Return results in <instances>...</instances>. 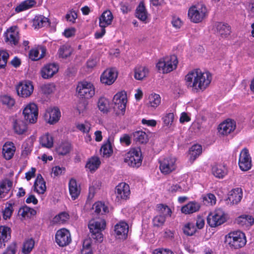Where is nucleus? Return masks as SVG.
<instances>
[{
	"label": "nucleus",
	"mask_w": 254,
	"mask_h": 254,
	"mask_svg": "<svg viewBox=\"0 0 254 254\" xmlns=\"http://www.w3.org/2000/svg\"><path fill=\"white\" fill-rule=\"evenodd\" d=\"M212 76L208 71L202 72L196 69L188 73L185 80L188 87L191 88L194 92H199L205 90L210 84Z\"/></svg>",
	"instance_id": "1"
},
{
	"label": "nucleus",
	"mask_w": 254,
	"mask_h": 254,
	"mask_svg": "<svg viewBox=\"0 0 254 254\" xmlns=\"http://www.w3.org/2000/svg\"><path fill=\"white\" fill-rule=\"evenodd\" d=\"M225 243L234 249H238L246 244V237L243 232L238 231L229 233L225 237Z\"/></svg>",
	"instance_id": "2"
},
{
	"label": "nucleus",
	"mask_w": 254,
	"mask_h": 254,
	"mask_svg": "<svg viewBox=\"0 0 254 254\" xmlns=\"http://www.w3.org/2000/svg\"><path fill=\"white\" fill-rule=\"evenodd\" d=\"M207 10L205 5L202 3L192 5L188 10V16L194 23L201 22L207 16Z\"/></svg>",
	"instance_id": "3"
},
{
	"label": "nucleus",
	"mask_w": 254,
	"mask_h": 254,
	"mask_svg": "<svg viewBox=\"0 0 254 254\" xmlns=\"http://www.w3.org/2000/svg\"><path fill=\"white\" fill-rule=\"evenodd\" d=\"M106 222L104 219L91 220L89 221L88 228L91 233V237L98 242H101L103 240V235L102 231L105 229Z\"/></svg>",
	"instance_id": "4"
},
{
	"label": "nucleus",
	"mask_w": 254,
	"mask_h": 254,
	"mask_svg": "<svg viewBox=\"0 0 254 254\" xmlns=\"http://www.w3.org/2000/svg\"><path fill=\"white\" fill-rule=\"evenodd\" d=\"M178 63L177 57L172 55L160 60L156 64V67L160 72L167 73L176 69Z\"/></svg>",
	"instance_id": "5"
},
{
	"label": "nucleus",
	"mask_w": 254,
	"mask_h": 254,
	"mask_svg": "<svg viewBox=\"0 0 254 254\" xmlns=\"http://www.w3.org/2000/svg\"><path fill=\"white\" fill-rule=\"evenodd\" d=\"M124 162L130 167L138 168L142 163V155L140 149L132 148L125 154Z\"/></svg>",
	"instance_id": "6"
},
{
	"label": "nucleus",
	"mask_w": 254,
	"mask_h": 254,
	"mask_svg": "<svg viewBox=\"0 0 254 254\" xmlns=\"http://www.w3.org/2000/svg\"><path fill=\"white\" fill-rule=\"evenodd\" d=\"M76 91L79 97L84 99H89L95 94V88L93 84L86 81L78 83Z\"/></svg>",
	"instance_id": "7"
},
{
	"label": "nucleus",
	"mask_w": 254,
	"mask_h": 254,
	"mask_svg": "<svg viewBox=\"0 0 254 254\" xmlns=\"http://www.w3.org/2000/svg\"><path fill=\"white\" fill-rule=\"evenodd\" d=\"M114 109L118 115H124L127 102L126 92L124 91L117 93L114 97Z\"/></svg>",
	"instance_id": "8"
},
{
	"label": "nucleus",
	"mask_w": 254,
	"mask_h": 254,
	"mask_svg": "<svg viewBox=\"0 0 254 254\" xmlns=\"http://www.w3.org/2000/svg\"><path fill=\"white\" fill-rule=\"evenodd\" d=\"M226 221L224 212L222 209H216L207 217V223L211 227H215L223 224Z\"/></svg>",
	"instance_id": "9"
},
{
	"label": "nucleus",
	"mask_w": 254,
	"mask_h": 254,
	"mask_svg": "<svg viewBox=\"0 0 254 254\" xmlns=\"http://www.w3.org/2000/svg\"><path fill=\"white\" fill-rule=\"evenodd\" d=\"M24 119L29 123H35L37 120L38 111L37 105L34 103L27 104L23 110Z\"/></svg>",
	"instance_id": "10"
},
{
	"label": "nucleus",
	"mask_w": 254,
	"mask_h": 254,
	"mask_svg": "<svg viewBox=\"0 0 254 254\" xmlns=\"http://www.w3.org/2000/svg\"><path fill=\"white\" fill-rule=\"evenodd\" d=\"M34 87L29 81L20 82L16 86L18 95L22 98L29 97L33 92Z\"/></svg>",
	"instance_id": "11"
},
{
	"label": "nucleus",
	"mask_w": 254,
	"mask_h": 254,
	"mask_svg": "<svg viewBox=\"0 0 254 254\" xmlns=\"http://www.w3.org/2000/svg\"><path fill=\"white\" fill-rule=\"evenodd\" d=\"M240 168L244 171L250 170L252 167L251 158L247 149H243L240 154L239 160Z\"/></svg>",
	"instance_id": "12"
},
{
	"label": "nucleus",
	"mask_w": 254,
	"mask_h": 254,
	"mask_svg": "<svg viewBox=\"0 0 254 254\" xmlns=\"http://www.w3.org/2000/svg\"><path fill=\"white\" fill-rule=\"evenodd\" d=\"M176 159L172 157L164 158L160 161V170L165 174L172 172L176 169Z\"/></svg>",
	"instance_id": "13"
},
{
	"label": "nucleus",
	"mask_w": 254,
	"mask_h": 254,
	"mask_svg": "<svg viewBox=\"0 0 254 254\" xmlns=\"http://www.w3.org/2000/svg\"><path fill=\"white\" fill-rule=\"evenodd\" d=\"M117 76L118 73L115 68H108L102 74L100 80L102 83L110 85L115 81Z\"/></svg>",
	"instance_id": "14"
},
{
	"label": "nucleus",
	"mask_w": 254,
	"mask_h": 254,
	"mask_svg": "<svg viewBox=\"0 0 254 254\" xmlns=\"http://www.w3.org/2000/svg\"><path fill=\"white\" fill-rule=\"evenodd\" d=\"M61 117V112L59 109L48 108L45 114L44 118L45 121L51 125L57 123Z\"/></svg>",
	"instance_id": "15"
},
{
	"label": "nucleus",
	"mask_w": 254,
	"mask_h": 254,
	"mask_svg": "<svg viewBox=\"0 0 254 254\" xmlns=\"http://www.w3.org/2000/svg\"><path fill=\"white\" fill-rule=\"evenodd\" d=\"M59 70V65L55 64H49L45 65L41 69L42 77L44 79H49L53 76Z\"/></svg>",
	"instance_id": "16"
},
{
	"label": "nucleus",
	"mask_w": 254,
	"mask_h": 254,
	"mask_svg": "<svg viewBox=\"0 0 254 254\" xmlns=\"http://www.w3.org/2000/svg\"><path fill=\"white\" fill-rule=\"evenodd\" d=\"M243 197V192L241 188H235L231 190L227 199V203L230 205L237 204L240 202Z\"/></svg>",
	"instance_id": "17"
},
{
	"label": "nucleus",
	"mask_w": 254,
	"mask_h": 254,
	"mask_svg": "<svg viewBox=\"0 0 254 254\" xmlns=\"http://www.w3.org/2000/svg\"><path fill=\"white\" fill-rule=\"evenodd\" d=\"M235 128L236 124L235 122L231 120H227L219 125L218 129L220 134L227 135L233 131Z\"/></svg>",
	"instance_id": "18"
},
{
	"label": "nucleus",
	"mask_w": 254,
	"mask_h": 254,
	"mask_svg": "<svg viewBox=\"0 0 254 254\" xmlns=\"http://www.w3.org/2000/svg\"><path fill=\"white\" fill-rule=\"evenodd\" d=\"M115 193L119 200L127 199L130 194L129 187L125 183H121L116 187Z\"/></svg>",
	"instance_id": "19"
},
{
	"label": "nucleus",
	"mask_w": 254,
	"mask_h": 254,
	"mask_svg": "<svg viewBox=\"0 0 254 254\" xmlns=\"http://www.w3.org/2000/svg\"><path fill=\"white\" fill-rule=\"evenodd\" d=\"M128 232V226L125 222H121L115 226V232L118 239H126Z\"/></svg>",
	"instance_id": "20"
},
{
	"label": "nucleus",
	"mask_w": 254,
	"mask_h": 254,
	"mask_svg": "<svg viewBox=\"0 0 254 254\" xmlns=\"http://www.w3.org/2000/svg\"><path fill=\"white\" fill-rule=\"evenodd\" d=\"M113 16L110 10L105 11L99 17V26L102 28L101 32H105V28L111 24Z\"/></svg>",
	"instance_id": "21"
},
{
	"label": "nucleus",
	"mask_w": 254,
	"mask_h": 254,
	"mask_svg": "<svg viewBox=\"0 0 254 254\" xmlns=\"http://www.w3.org/2000/svg\"><path fill=\"white\" fill-rule=\"evenodd\" d=\"M235 222L241 227L249 228L253 225L254 219L249 215H242L236 219Z\"/></svg>",
	"instance_id": "22"
},
{
	"label": "nucleus",
	"mask_w": 254,
	"mask_h": 254,
	"mask_svg": "<svg viewBox=\"0 0 254 254\" xmlns=\"http://www.w3.org/2000/svg\"><path fill=\"white\" fill-rule=\"evenodd\" d=\"M49 24V19L42 15L35 16L32 20V26L35 30H38L42 27H47Z\"/></svg>",
	"instance_id": "23"
},
{
	"label": "nucleus",
	"mask_w": 254,
	"mask_h": 254,
	"mask_svg": "<svg viewBox=\"0 0 254 254\" xmlns=\"http://www.w3.org/2000/svg\"><path fill=\"white\" fill-rule=\"evenodd\" d=\"M15 152V147L13 142L8 141L5 142L2 147V154L6 160H9L13 156Z\"/></svg>",
	"instance_id": "24"
},
{
	"label": "nucleus",
	"mask_w": 254,
	"mask_h": 254,
	"mask_svg": "<svg viewBox=\"0 0 254 254\" xmlns=\"http://www.w3.org/2000/svg\"><path fill=\"white\" fill-rule=\"evenodd\" d=\"M12 182L9 180H5L0 183V200L8 197V194L11 190Z\"/></svg>",
	"instance_id": "25"
},
{
	"label": "nucleus",
	"mask_w": 254,
	"mask_h": 254,
	"mask_svg": "<svg viewBox=\"0 0 254 254\" xmlns=\"http://www.w3.org/2000/svg\"><path fill=\"white\" fill-rule=\"evenodd\" d=\"M34 190L39 194H43L46 190V183L42 175L38 174L34 184Z\"/></svg>",
	"instance_id": "26"
},
{
	"label": "nucleus",
	"mask_w": 254,
	"mask_h": 254,
	"mask_svg": "<svg viewBox=\"0 0 254 254\" xmlns=\"http://www.w3.org/2000/svg\"><path fill=\"white\" fill-rule=\"evenodd\" d=\"M200 208L199 203L195 201H190L182 207L181 211L185 214H189L198 211Z\"/></svg>",
	"instance_id": "27"
},
{
	"label": "nucleus",
	"mask_w": 254,
	"mask_h": 254,
	"mask_svg": "<svg viewBox=\"0 0 254 254\" xmlns=\"http://www.w3.org/2000/svg\"><path fill=\"white\" fill-rule=\"evenodd\" d=\"M46 53V49L44 47L35 48L31 49L29 53V58L32 61H38L43 58Z\"/></svg>",
	"instance_id": "28"
},
{
	"label": "nucleus",
	"mask_w": 254,
	"mask_h": 254,
	"mask_svg": "<svg viewBox=\"0 0 254 254\" xmlns=\"http://www.w3.org/2000/svg\"><path fill=\"white\" fill-rule=\"evenodd\" d=\"M10 238V229L5 226L0 227V248L5 246V243Z\"/></svg>",
	"instance_id": "29"
},
{
	"label": "nucleus",
	"mask_w": 254,
	"mask_h": 254,
	"mask_svg": "<svg viewBox=\"0 0 254 254\" xmlns=\"http://www.w3.org/2000/svg\"><path fill=\"white\" fill-rule=\"evenodd\" d=\"M68 188L72 199L75 200L78 197L80 192V188L77 186L75 180L73 179L70 180L68 183Z\"/></svg>",
	"instance_id": "30"
},
{
	"label": "nucleus",
	"mask_w": 254,
	"mask_h": 254,
	"mask_svg": "<svg viewBox=\"0 0 254 254\" xmlns=\"http://www.w3.org/2000/svg\"><path fill=\"white\" fill-rule=\"evenodd\" d=\"M212 172L218 178H223L227 174V169L224 165L216 164L212 168Z\"/></svg>",
	"instance_id": "31"
},
{
	"label": "nucleus",
	"mask_w": 254,
	"mask_h": 254,
	"mask_svg": "<svg viewBox=\"0 0 254 254\" xmlns=\"http://www.w3.org/2000/svg\"><path fill=\"white\" fill-rule=\"evenodd\" d=\"M39 142L42 147L48 149L52 148L54 144L53 138L48 133L43 135L40 137Z\"/></svg>",
	"instance_id": "32"
},
{
	"label": "nucleus",
	"mask_w": 254,
	"mask_h": 254,
	"mask_svg": "<svg viewBox=\"0 0 254 254\" xmlns=\"http://www.w3.org/2000/svg\"><path fill=\"white\" fill-rule=\"evenodd\" d=\"M231 30L229 24L222 22H215L213 23L211 30L215 32L229 31Z\"/></svg>",
	"instance_id": "33"
},
{
	"label": "nucleus",
	"mask_w": 254,
	"mask_h": 254,
	"mask_svg": "<svg viewBox=\"0 0 254 254\" xmlns=\"http://www.w3.org/2000/svg\"><path fill=\"white\" fill-rule=\"evenodd\" d=\"M36 2L34 0H25L22 2L15 8L17 12L28 9L35 6Z\"/></svg>",
	"instance_id": "34"
},
{
	"label": "nucleus",
	"mask_w": 254,
	"mask_h": 254,
	"mask_svg": "<svg viewBox=\"0 0 254 254\" xmlns=\"http://www.w3.org/2000/svg\"><path fill=\"white\" fill-rule=\"evenodd\" d=\"M35 241L32 238H27L23 244L22 252L23 254H29L31 253L35 246Z\"/></svg>",
	"instance_id": "35"
},
{
	"label": "nucleus",
	"mask_w": 254,
	"mask_h": 254,
	"mask_svg": "<svg viewBox=\"0 0 254 254\" xmlns=\"http://www.w3.org/2000/svg\"><path fill=\"white\" fill-rule=\"evenodd\" d=\"M136 16L142 21H145L147 19L148 14L143 2H140L137 7Z\"/></svg>",
	"instance_id": "36"
},
{
	"label": "nucleus",
	"mask_w": 254,
	"mask_h": 254,
	"mask_svg": "<svg viewBox=\"0 0 254 254\" xmlns=\"http://www.w3.org/2000/svg\"><path fill=\"white\" fill-rule=\"evenodd\" d=\"M100 164V159L98 157H92L87 162L86 168L88 169L91 172L95 171L99 168Z\"/></svg>",
	"instance_id": "37"
},
{
	"label": "nucleus",
	"mask_w": 254,
	"mask_h": 254,
	"mask_svg": "<svg viewBox=\"0 0 254 254\" xmlns=\"http://www.w3.org/2000/svg\"><path fill=\"white\" fill-rule=\"evenodd\" d=\"M36 214L35 210L27 206L20 208L18 211V215L23 218H30Z\"/></svg>",
	"instance_id": "38"
},
{
	"label": "nucleus",
	"mask_w": 254,
	"mask_h": 254,
	"mask_svg": "<svg viewBox=\"0 0 254 254\" xmlns=\"http://www.w3.org/2000/svg\"><path fill=\"white\" fill-rule=\"evenodd\" d=\"M15 132L18 134H23L27 130V125L22 120H16L14 124Z\"/></svg>",
	"instance_id": "39"
},
{
	"label": "nucleus",
	"mask_w": 254,
	"mask_h": 254,
	"mask_svg": "<svg viewBox=\"0 0 254 254\" xmlns=\"http://www.w3.org/2000/svg\"><path fill=\"white\" fill-rule=\"evenodd\" d=\"M148 68L144 66H139L134 71V78L137 80H142L148 74Z\"/></svg>",
	"instance_id": "40"
},
{
	"label": "nucleus",
	"mask_w": 254,
	"mask_h": 254,
	"mask_svg": "<svg viewBox=\"0 0 254 254\" xmlns=\"http://www.w3.org/2000/svg\"><path fill=\"white\" fill-rule=\"evenodd\" d=\"M98 107L103 113H108L110 108L109 101L105 97H101L98 102Z\"/></svg>",
	"instance_id": "41"
},
{
	"label": "nucleus",
	"mask_w": 254,
	"mask_h": 254,
	"mask_svg": "<svg viewBox=\"0 0 254 254\" xmlns=\"http://www.w3.org/2000/svg\"><path fill=\"white\" fill-rule=\"evenodd\" d=\"M202 152L201 146L198 144L193 145L190 149V159L194 161Z\"/></svg>",
	"instance_id": "42"
},
{
	"label": "nucleus",
	"mask_w": 254,
	"mask_h": 254,
	"mask_svg": "<svg viewBox=\"0 0 254 254\" xmlns=\"http://www.w3.org/2000/svg\"><path fill=\"white\" fill-rule=\"evenodd\" d=\"M92 208L97 214H105L109 212L108 208L104 203L101 202H97L94 204Z\"/></svg>",
	"instance_id": "43"
},
{
	"label": "nucleus",
	"mask_w": 254,
	"mask_h": 254,
	"mask_svg": "<svg viewBox=\"0 0 254 254\" xmlns=\"http://www.w3.org/2000/svg\"><path fill=\"white\" fill-rule=\"evenodd\" d=\"M134 140L141 143H146L148 140V136L146 133L141 130L135 131L133 133Z\"/></svg>",
	"instance_id": "44"
},
{
	"label": "nucleus",
	"mask_w": 254,
	"mask_h": 254,
	"mask_svg": "<svg viewBox=\"0 0 254 254\" xmlns=\"http://www.w3.org/2000/svg\"><path fill=\"white\" fill-rule=\"evenodd\" d=\"M148 100V106L153 108L157 107L161 103V98L159 95L157 94H151L150 95Z\"/></svg>",
	"instance_id": "45"
},
{
	"label": "nucleus",
	"mask_w": 254,
	"mask_h": 254,
	"mask_svg": "<svg viewBox=\"0 0 254 254\" xmlns=\"http://www.w3.org/2000/svg\"><path fill=\"white\" fill-rule=\"evenodd\" d=\"M157 210L159 215H162L166 218L167 216H171L172 211L167 205L160 204L157 205Z\"/></svg>",
	"instance_id": "46"
},
{
	"label": "nucleus",
	"mask_w": 254,
	"mask_h": 254,
	"mask_svg": "<svg viewBox=\"0 0 254 254\" xmlns=\"http://www.w3.org/2000/svg\"><path fill=\"white\" fill-rule=\"evenodd\" d=\"M9 33H4L5 41L9 42L11 44L16 45L19 40L18 33H10V34H8Z\"/></svg>",
	"instance_id": "47"
},
{
	"label": "nucleus",
	"mask_w": 254,
	"mask_h": 254,
	"mask_svg": "<svg viewBox=\"0 0 254 254\" xmlns=\"http://www.w3.org/2000/svg\"><path fill=\"white\" fill-rule=\"evenodd\" d=\"M196 231V227L192 223L189 222L185 224L183 227V232L188 236L193 235Z\"/></svg>",
	"instance_id": "48"
},
{
	"label": "nucleus",
	"mask_w": 254,
	"mask_h": 254,
	"mask_svg": "<svg viewBox=\"0 0 254 254\" xmlns=\"http://www.w3.org/2000/svg\"><path fill=\"white\" fill-rule=\"evenodd\" d=\"M100 151L104 156H110L113 152L111 143L108 141L107 143L103 144L101 148Z\"/></svg>",
	"instance_id": "49"
},
{
	"label": "nucleus",
	"mask_w": 254,
	"mask_h": 254,
	"mask_svg": "<svg viewBox=\"0 0 254 254\" xmlns=\"http://www.w3.org/2000/svg\"><path fill=\"white\" fill-rule=\"evenodd\" d=\"M0 101L2 104L10 108L15 104L14 99L10 96L4 95L0 96Z\"/></svg>",
	"instance_id": "50"
},
{
	"label": "nucleus",
	"mask_w": 254,
	"mask_h": 254,
	"mask_svg": "<svg viewBox=\"0 0 254 254\" xmlns=\"http://www.w3.org/2000/svg\"><path fill=\"white\" fill-rule=\"evenodd\" d=\"M174 115L172 113H169L164 115L162 118L164 126L167 127H170L174 121Z\"/></svg>",
	"instance_id": "51"
},
{
	"label": "nucleus",
	"mask_w": 254,
	"mask_h": 254,
	"mask_svg": "<svg viewBox=\"0 0 254 254\" xmlns=\"http://www.w3.org/2000/svg\"><path fill=\"white\" fill-rule=\"evenodd\" d=\"M9 58L8 53L3 50L0 51V68H4Z\"/></svg>",
	"instance_id": "52"
},
{
	"label": "nucleus",
	"mask_w": 254,
	"mask_h": 254,
	"mask_svg": "<svg viewBox=\"0 0 254 254\" xmlns=\"http://www.w3.org/2000/svg\"><path fill=\"white\" fill-rule=\"evenodd\" d=\"M56 243L60 247H64V228L59 230L55 235Z\"/></svg>",
	"instance_id": "53"
},
{
	"label": "nucleus",
	"mask_w": 254,
	"mask_h": 254,
	"mask_svg": "<svg viewBox=\"0 0 254 254\" xmlns=\"http://www.w3.org/2000/svg\"><path fill=\"white\" fill-rule=\"evenodd\" d=\"M165 216L162 215H158L154 217L153 223L154 226L160 227L164 225L166 221Z\"/></svg>",
	"instance_id": "54"
},
{
	"label": "nucleus",
	"mask_w": 254,
	"mask_h": 254,
	"mask_svg": "<svg viewBox=\"0 0 254 254\" xmlns=\"http://www.w3.org/2000/svg\"><path fill=\"white\" fill-rule=\"evenodd\" d=\"M87 101L86 100H81L79 101L77 105V112L79 115L83 114L87 109Z\"/></svg>",
	"instance_id": "55"
},
{
	"label": "nucleus",
	"mask_w": 254,
	"mask_h": 254,
	"mask_svg": "<svg viewBox=\"0 0 254 254\" xmlns=\"http://www.w3.org/2000/svg\"><path fill=\"white\" fill-rule=\"evenodd\" d=\"M13 206L12 204H8L3 211V218L6 220L10 218L13 212Z\"/></svg>",
	"instance_id": "56"
},
{
	"label": "nucleus",
	"mask_w": 254,
	"mask_h": 254,
	"mask_svg": "<svg viewBox=\"0 0 254 254\" xmlns=\"http://www.w3.org/2000/svg\"><path fill=\"white\" fill-rule=\"evenodd\" d=\"M77 17V12L75 10H71L67 12L66 14L65 18L67 21L72 23L75 22V20Z\"/></svg>",
	"instance_id": "57"
},
{
	"label": "nucleus",
	"mask_w": 254,
	"mask_h": 254,
	"mask_svg": "<svg viewBox=\"0 0 254 254\" xmlns=\"http://www.w3.org/2000/svg\"><path fill=\"white\" fill-rule=\"evenodd\" d=\"M77 128L84 133H87L90 129V125L87 122L84 124H77L76 125Z\"/></svg>",
	"instance_id": "58"
},
{
	"label": "nucleus",
	"mask_w": 254,
	"mask_h": 254,
	"mask_svg": "<svg viewBox=\"0 0 254 254\" xmlns=\"http://www.w3.org/2000/svg\"><path fill=\"white\" fill-rule=\"evenodd\" d=\"M41 89L43 93L46 94H49L53 92L54 86L51 84H43L41 86Z\"/></svg>",
	"instance_id": "59"
},
{
	"label": "nucleus",
	"mask_w": 254,
	"mask_h": 254,
	"mask_svg": "<svg viewBox=\"0 0 254 254\" xmlns=\"http://www.w3.org/2000/svg\"><path fill=\"white\" fill-rule=\"evenodd\" d=\"M203 200L207 201L208 204L213 205L215 204L216 197L213 194L208 193L203 197Z\"/></svg>",
	"instance_id": "60"
},
{
	"label": "nucleus",
	"mask_w": 254,
	"mask_h": 254,
	"mask_svg": "<svg viewBox=\"0 0 254 254\" xmlns=\"http://www.w3.org/2000/svg\"><path fill=\"white\" fill-rule=\"evenodd\" d=\"M64 212L60 213L58 215H56L52 220L53 224L63 223L64 219Z\"/></svg>",
	"instance_id": "61"
},
{
	"label": "nucleus",
	"mask_w": 254,
	"mask_h": 254,
	"mask_svg": "<svg viewBox=\"0 0 254 254\" xmlns=\"http://www.w3.org/2000/svg\"><path fill=\"white\" fill-rule=\"evenodd\" d=\"M72 239L68 230L64 228V247L71 242Z\"/></svg>",
	"instance_id": "62"
},
{
	"label": "nucleus",
	"mask_w": 254,
	"mask_h": 254,
	"mask_svg": "<svg viewBox=\"0 0 254 254\" xmlns=\"http://www.w3.org/2000/svg\"><path fill=\"white\" fill-rule=\"evenodd\" d=\"M172 24L173 26L177 29L180 28V27L182 26V22L180 18L178 17H173L172 21Z\"/></svg>",
	"instance_id": "63"
},
{
	"label": "nucleus",
	"mask_w": 254,
	"mask_h": 254,
	"mask_svg": "<svg viewBox=\"0 0 254 254\" xmlns=\"http://www.w3.org/2000/svg\"><path fill=\"white\" fill-rule=\"evenodd\" d=\"M153 254H174L173 253L167 249H158L154 250Z\"/></svg>",
	"instance_id": "64"
}]
</instances>
